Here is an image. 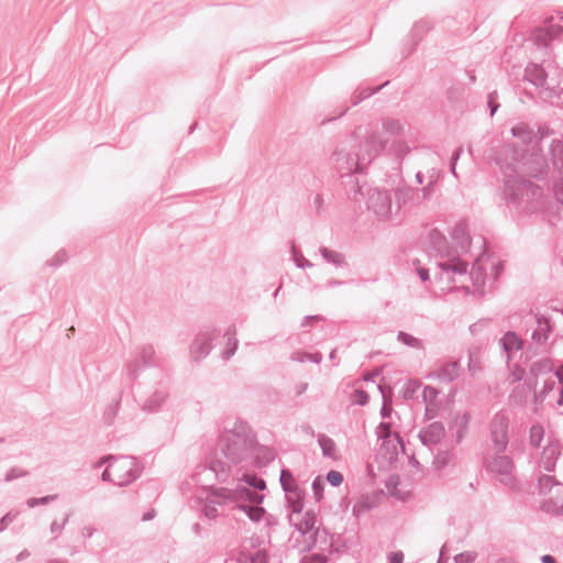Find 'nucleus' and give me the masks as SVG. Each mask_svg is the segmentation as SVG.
Masks as SVG:
<instances>
[{
    "mask_svg": "<svg viewBox=\"0 0 563 563\" xmlns=\"http://www.w3.org/2000/svg\"><path fill=\"white\" fill-rule=\"evenodd\" d=\"M554 486H561V483L552 475H540L538 478L539 494L547 495Z\"/></svg>",
    "mask_w": 563,
    "mask_h": 563,
    "instance_id": "nucleus-36",
    "label": "nucleus"
},
{
    "mask_svg": "<svg viewBox=\"0 0 563 563\" xmlns=\"http://www.w3.org/2000/svg\"><path fill=\"white\" fill-rule=\"evenodd\" d=\"M139 354L144 366H161L153 345L146 344L141 346Z\"/></svg>",
    "mask_w": 563,
    "mask_h": 563,
    "instance_id": "nucleus-30",
    "label": "nucleus"
},
{
    "mask_svg": "<svg viewBox=\"0 0 563 563\" xmlns=\"http://www.w3.org/2000/svg\"><path fill=\"white\" fill-rule=\"evenodd\" d=\"M382 125L383 131L390 135H399L402 133V125L396 119H384Z\"/></svg>",
    "mask_w": 563,
    "mask_h": 563,
    "instance_id": "nucleus-47",
    "label": "nucleus"
},
{
    "mask_svg": "<svg viewBox=\"0 0 563 563\" xmlns=\"http://www.w3.org/2000/svg\"><path fill=\"white\" fill-rule=\"evenodd\" d=\"M484 466L490 473L508 477L511 474L514 463L507 455H496L494 457H485Z\"/></svg>",
    "mask_w": 563,
    "mask_h": 563,
    "instance_id": "nucleus-16",
    "label": "nucleus"
},
{
    "mask_svg": "<svg viewBox=\"0 0 563 563\" xmlns=\"http://www.w3.org/2000/svg\"><path fill=\"white\" fill-rule=\"evenodd\" d=\"M250 563H267L268 555L266 550H258L252 553L249 558Z\"/></svg>",
    "mask_w": 563,
    "mask_h": 563,
    "instance_id": "nucleus-62",
    "label": "nucleus"
},
{
    "mask_svg": "<svg viewBox=\"0 0 563 563\" xmlns=\"http://www.w3.org/2000/svg\"><path fill=\"white\" fill-rule=\"evenodd\" d=\"M397 340L399 342H401L402 344L409 346V347H412V349H417V350H423L424 346H423V342L422 340L407 333V332H404V331H399L398 334H397Z\"/></svg>",
    "mask_w": 563,
    "mask_h": 563,
    "instance_id": "nucleus-41",
    "label": "nucleus"
},
{
    "mask_svg": "<svg viewBox=\"0 0 563 563\" xmlns=\"http://www.w3.org/2000/svg\"><path fill=\"white\" fill-rule=\"evenodd\" d=\"M510 133L526 147H518L514 143H506L504 145L505 154L509 156L512 162L521 163L529 154L528 146L534 143V139L538 136V134H536L534 130L526 122H519L514 125L510 130Z\"/></svg>",
    "mask_w": 563,
    "mask_h": 563,
    "instance_id": "nucleus-6",
    "label": "nucleus"
},
{
    "mask_svg": "<svg viewBox=\"0 0 563 563\" xmlns=\"http://www.w3.org/2000/svg\"><path fill=\"white\" fill-rule=\"evenodd\" d=\"M509 422L510 419L507 412L499 410L494 415L489 423L490 440L497 453L506 451L509 443Z\"/></svg>",
    "mask_w": 563,
    "mask_h": 563,
    "instance_id": "nucleus-10",
    "label": "nucleus"
},
{
    "mask_svg": "<svg viewBox=\"0 0 563 563\" xmlns=\"http://www.w3.org/2000/svg\"><path fill=\"white\" fill-rule=\"evenodd\" d=\"M362 172H352L346 175L340 176L342 178V185L345 189L347 197L354 201H360L364 196L362 191V185L360 184V179L357 174Z\"/></svg>",
    "mask_w": 563,
    "mask_h": 563,
    "instance_id": "nucleus-17",
    "label": "nucleus"
},
{
    "mask_svg": "<svg viewBox=\"0 0 563 563\" xmlns=\"http://www.w3.org/2000/svg\"><path fill=\"white\" fill-rule=\"evenodd\" d=\"M290 360L299 363L312 362L319 364L322 361V354L320 352L309 353L303 351H296L291 353Z\"/></svg>",
    "mask_w": 563,
    "mask_h": 563,
    "instance_id": "nucleus-38",
    "label": "nucleus"
},
{
    "mask_svg": "<svg viewBox=\"0 0 563 563\" xmlns=\"http://www.w3.org/2000/svg\"><path fill=\"white\" fill-rule=\"evenodd\" d=\"M114 476V485L124 487L136 481L143 471L139 461L134 456L114 455V460L109 464Z\"/></svg>",
    "mask_w": 563,
    "mask_h": 563,
    "instance_id": "nucleus-7",
    "label": "nucleus"
},
{
    "mask_svg": "<svg viewBox=\"0 0 563 563\" xmlns=\"http://www.w3.org/2000/svg\"><path fill=\"white\" fill-rule=\"evenodd\" d=\"M528 401V391L525 385H519L512 389L509 395V402L515 406L523 407Z\"/></svg>",
    "mask_w": 563,
    "mask_h": 563,
    "instance_id": "nucleus-34",
    "label": "nucleus"
},
{
    "mask_svg": "<svg viewBox=\"0 0 563 563\" xmlns=\"http://www.w3.org/2000/svg\"><path fill=\"white\" fill-rule=\"evenodd\" d=\"M256 437L250 426L235 420L231 429H225L219 437V445L224 456L233 464L245 461L255 449Z\"/></svg>",
    "mask_w": 563,
    "mask_h": 563,
    "instance_id": "nucleus-1",
    "label": "nucleus"
},
{
    "mask_svg": "<svg viewBox=\"0 0 563 563\" xmlns=\"http://www.w3.org/2000/svg\"><path fill=\"white\" fill-rule=\"evenodd\" d=\"M471 420V415L468 412H464L461 416H456L454 418V424L456 426L455 431V442L459 444L464 439L467 430H468V423Z\"/></svg>",
    "mask_w": 563,
    "mask_h": 563,
    "instance_id": "nucleus-28",
    "label": "nucleus"
},
{
    "mask_svg": "<svg viewBox=\"0 0 563 563\" xmlns=\"http://www.w3.org/2000/svg\"><path fill=\"white\" fill-rule=\"evenodd\" d=\"M367 209L372 211L379 221L399 223L402 219L397 213L393 195L388 190L371 189L367 198Z\"/></svg>",
    "mask_w": 563,
    "mask_h": 563,
    "instance_id": "nucleus-4",
    "label": "nucleus"
},
{
    "mask_svg": "<svg viewBox=\"0 0 563 563\" xmlns=\"http://www.w3.org/2000/svg\"><path fill=\"white\" fill-rule=\"evenodd\" d=\"M242 481L247 485V487H250L251 489L253 488L257 493L266 489V482L254 473L243 474Z\"/></svg>",
    "mask_w": 563,
    "mask_h": 563,
    "instance_id": "nucleus-39",
    "label": "nucleus"
},
{
    "mask_svg": "<svg viewBox=\"0 0 563 563\" xmlns=\"http://www.w3.org/2000/svg\"><path fill=\"white\" fill-rule=\"evenodd\" d=\"M331 165L340 176L352 172H363L366 167L361 164L360 156L353 147H350L349 139L336 147L330 156Z\"/></svg>",
    "mask_w": 563,
    "mask_h": 563,
    "instance_id": "nucleus-8",
    "label": "nucleus"
},
{
    "mask_svg": "<svg viewBox=\"0 0 563 563\" xmlns=\"http://www.w3.org/2000/svg\"><path fill=\"white\" fill-rule=\"evenodd\" d=\"M318 442L321 448L322 454L327 457L334 459L336 450L334 441L331 438L327 437L325 434H320Z\"/></svg>",
    "mask_w": 563,
    "mask_h": 563,
    "instance_id": "nucleus-40",
    "label": "nucleus"
},
{
    "mask_svg": "<svg viewBox=\"0 0 563 563\" xmlns=\"http://www.w3.org/2000/svg\"><path fill=\"white\" fill-rule=\"evenodd\" d=\"M391 151L395 157L401 163L402 159L411 152V148L405 141L399 140L393 142Z\"/></svg>",
    "mask_w": 563,
    "mask_h": 563,
    "instance_id": "nucleus-43",
    "label": "nucleus"
},
{
    "mask_svg": "<svg viewBox=\"0 0 563 563\" xmlns=\"http://www.w3.org/2000/svg\"><path fill=\"white\" fill-rule=\"evenodd\" d=\"M166 399V394L163 391L153 393L143 404L142 409L146 412L157 411Z\"/></svg>",
    "mask_w": 563,
    "mask_h": 563,
    "instance_id": "nucleus-29",
    "label": "nucleus"
},
{
    "mask_svg": "<svg viewBox=\"0 0 563 563\" xmlns=\"http://www.w3.org/2000/svg\"><path fill=\"white\" fill-rule=\"evenodd\" d=\"M550 159L553 168L563 174V141L555 139L550 145Z\"/></svg>",
    "mask_w": 563,
    "mask_h": 563,
    "instance_id": "nucleus-23",
    "label": "nucleus"
},
{
    "mask_svg": "<svg viewBox=\"0 0 563 563\" xmlns=\"http://www.w3.org/2000/svg\"><path fill=\"white\" fill-rule=\"evenodd\" d=\"M460 376V363L459 361L444 362L439 366L438 369L431 372L427 377L431 379H438L442 383H452Z\"/></svg>",
    "mask_w": 563,
    "mask_h": 563,
    "instance_id": "nucleus-15",
    "label": "nucleus"
},
{
    "mask_svg": "<svg viewBox=\"0 0 563 563\" xmlns=\"http://www.w3.org/2000/svg\"><path fill=\"white\" fill-rule=\"evenodd\" d=\"M228 336V347L222 352V358H231L238 350L239 341L235 338V325H230L224 333Z\"/></svg>",
    "mask_w": 563,
    "mask_h": 563,
    "instance_id": "nucleus-32",
    "label": "nucleus"
},
{
    "mask_svg": "<svg viewBox=\"0 0 563 563\" xmlns=\"http://www.w3.org/2000/svg\"><path fill=\"white\" fill-rule=\"evenodd\" d=\"M285 493L288 508L294 514H301L303 509L305 492L298 485H292L291 488L287 487Z\"/></svg>",
    "mask_w": 563,
    "mask_h": 563,
    "instance_id": "nucleus-19",
    "label": "nucleus"
},
{
    "mask_svg": "<svg viewBox=\"0 0 563 563\" xmlns=\"http://www.w3.org/2000/svg\"><path fill=\"white\" fill-rule=\"evenodd\" d=\"M554 387H555L554 380H552V379L545 380L542 390L539 394L534 395V401L542 402L545 399V397L554 389Z\"/></svg>",
    "mask_w": 563,
    "mask_h": 563,
    "instance_id": "nucleus-53",
    "label": "nucleus"
},
{
    "mask_svg": "<svg viewBox=\"0 0 563 563\" xmlns=\"http://www.w3.org/2000/svg\"><path fill=\"white\" fill-rule=\"evenodd\" d=\"M262 504H239L234 505V508L245 512V515L249 517L250 520L254 522H258L262 520L264 515L266 514V510L264 507L261 506Z\"/></svg>",
    "mask_w": 563,
    "mask_h": 563,
    "instance_id": "nucleus-24",
    "label": "nucleus"
},
{
    "mask_svg": "<svg viewBox=\"0 0 563 563\" xmlns=\"http://www.w3.org/2000/svg\"><path fill=\"white\" fill-rule=\"evenodd\" d=\"M219 501H222V498H217L216 500H208V503H206L202 506V515L208 519H216L219 515L216 505H220Z\"/></svg>",
    "mask_w": 563,
    "mask_h": 563,
    "instance_id": "nucleus-48",
    "label": "nucleus"
},
{
    "mask_svg": "<svg viewBox=\"0 0 563 563\" xmlns=\"http://www.w3.org/2000/svg\"><path fill=\"white\" fill-rule=\"evenodd\" d=\"M544 207L545 196L542 187H540V194L534 197L523 196L521 200L512 198V206L509 207V210L520 217H529L541 212Z\"/></svg>",
    "mask_w": 563,
    "mask_h": 563,
    "instance_id": "nucleus-11",
    "label": "nucleus"
},
{
    "mask_svg": "<svg viewBox=\"0 0 563 563\" xmlns=\"http://www.w3.org/2000/svg\"><path fill=\"white\" fill-rule=\"evenodd\" d=\"M560 455V443L558 441H550L548 445L543 449L540 459L543 468L548 472H553L555 467V462Z\"/></svg>",
    "mask_w": 563,
    "mask_h": 563,
    "instance_id": "nucleus-18",
    "label": "nucleus"
},
{
    "mask_svg": "<svg viewBox=\"0 0 563 563\" xmlns=\"http://www.w3.org/2000/svg\"><path fill=\"white\" fill-rule=\"evenodd\" d=\"M29 474L27 471L25 470H22L20 467H11L7 474H5V477H4V481L5 482H11L13 479H16V478H20V477H24Z\"/></svg>",
    "mask_w": 563,
    "mask_h": 563,
    "instance_id": "nucleus-60",
    "label": "nucleus"
},
{
    "mask_svg": "<svg viewBox=\"0 0 563 563\" xmlns=\"http://www.w3.org/2000/svg\"><path fill=\"white\" fill-rule=\"evenodd\" d=\"M319 252L322 256V258L330 263V264H333L334 266L336 267H342V266H346V262H345V257L342 253L340 252H336V251H333V250H330L325 246H321L319 249Z\"/></svg>",
    "mask_w": 563,
    "mask_h": 563,
    "instance_id": "nucleus-27",
    "label": "nucleus"
},
{
    "mask_svg": "<svg viewBox=\"0 0 563 563\" xmlns=\"http://www.w3.org/2000/svg\"><path fill=\"white\" fill-rule=\"evenodd\" d=\"M438 266L442 272H451L459 275H465L467 273V263L460 258L452 262H440Z\"/></svg>",
    "mask_w": 563,
    "mask_h": 563,
    "instance_id": "nucleus-31",
    "label": "nucleus"
},
{
    "mask_svg": "<svg viewBox=\"0 0 563 563\" xmlns=\"http://www.w3.org/2000/svg\"><path fill=\"white\" fill-rule=\"evenodd\" d=\"M440 391L437 388L432 386H424L422 391V398L426 402H432L438 397Z\"/></svg>",
    "mask_w": 563,
    "mask_h": 563,
    "instance_id": "nucleus-63",
    "label": "nucleus"
},
{
    "mask_svg": "<svg viewBox=\"0 0 563 563\" xmlns=\"http://www.w3.org/2000/svg\"><path fill=\"white\" fill-rule=\"evenodd\" d=\"M393 434L391 432V424L389 422H380L377 427V437L378 439L386 440L390 438Z\"/></svg>",
    "mask_w": 563,
    "mask_h": 563,
    "instance_id": "nucleus-61",
    "label": "nucleus"
},
{
    "mask_svg": "<svg viewBox=\"0 0 563 563\" xmlns=\"http://www.w3.org/2000/svg\"><path fill=\"white\" fill-rule=\"evenodd\" d=\"M437 180L430 179L427 186L418 189L420 191V201L429 200L434 195Z\"/></svg>",
    "mask_w": 563,
    "mask_h": 563,
    "instance_id": "nucleus-55",
    "label": "nucleus"
},
{
    "mask_svg": "<svg viewBox=\"0 0 563 563\" xmlns=\"http://www.w3.org/2000/svg\"><path fill=\"white\" fill-rule=\"evenodd\" d=\"M327 481L331 486L338 487L343 483L344 477L341 472L331 470L327 474Z\"/></svg>",
    "mask_w": 563,
    "mask_h": 563,
    "instance_id": "nucleus-58",
    "label": "nucleus"
},
{
    "mask_svg": "<svg viewBox=\"0 0 563 563\" xmlns=\"http://www.w3.org/2000/svg\"><path fill=\"white\" fill-rule=\"evenodd\" d=\"M207 490L211 496L222 498V501H219L220 505L229 503H233L234 505L247 503L262 504L265 498L264 494L257 493L241 484H239L234 489L209 486L207 487Z\"/></svg>",
    "mask_w": 563,
    "mask_h": 563,
    "instance_id": "nucleus-5",
    "label": "nucleus"
},
{
    "mask_svg": "<svg viewBox=\"0 0 563 563\" xmlns=\"http://www.w3.org/2000/svg\"><path fill=\"white\" fill-rule=\"evenodd\" d=\"M254 465L258 468L267 466L276 457V451L273 448L255 444Z\"/></svg>",
    "mask_w": 563,
    "mask_h": 563,
    "instance_id": "nucleus-22",
    "label": "nucleus"
},
{
    "mask_svg": "<svg viewBox=\"0 0 563 563\" xmlns=\"http://www.w3.org/2000/svg\"><path fill=\"white\" fill-rule=\"evenodd\" d=\"M324 482L320 476H317L312 482V492L314 499L320 501L323 498Z\"/></svg>",
    "mask_w": 563,
    "mask_h": 563,
    "instance_id": "nucleus-54",
    "label": "nucleus"
},
{
    "mask_svg": "<svg viewBox=\"0 0 563 563\" xmlns=\"http://www.w3.org/2000/svg\"><path fill=\"white\" fill-rule=\"evenodd\" d=\"M553 362L549 357H544L537 362H533L530 366V373L533 376H539L552 372Z\"/></svg>",
    "mask_w": 563,
    "mask_h": 563,
    "instance_id": "nucleus-35",
    "label": "nucleus"
},
{
    "mask_svg": "<svg viewBox=\"0 0 563 563\" xmlns=\"http://www.w3.org/2000/svg\"><path fill=\"white\" fill-rule=\"evenodd\" d=\"M503 173L501 199L509 208L512 206V198L521 200L523 196L534 197L540 194V186L523 178L514 165L500 166Z\"/></svg>",
    "mask_w": 563,
    "mask_h": 563,
    "instance_id": "nucleus-3",
    "label": "nucleus"
},
{
    "mask_svg": "<svg viewBox=\"0 0 563 563\" xmlns=\"http://www.w3.org/2000/svg\"><path fill=\"white\" fill-rule=\"evenodd\" d=\"M349 143L360 156L361 164L367 167L386 148L388 139L376 126L366 129L364 133L358 128L350 135Z\"/></svg>",
    "mask_w": 563,
    "mask_h": 563,
    "instance_id": "nucleus-2",
    "label": "nucleus"
},
{
    "mask_svg": "<svg viewBox=\"0 0 563 563\" xmlns=\"http://www.w3.org/2000/svg\"><path fill=\"white\" fill-rule=\"evenodd\" d=\"M453 457V454L451 451L449 450H445V451H440L435 456H434V461H433V464L435 465L437 468L441 470V468H444L449 463L450 461L452 460Z\"/></svg>",
    "mask_w": 563,
    "mask_h": 563,
    "instance_id": "nucleus-51",
    "label": "nucleus"
},
{
    "mask_svg": "<svg viewBox=\"0 0 563 563\" xmlns=\"http://www.w3.org/2000/svg\"><path fill=\"white\" fill-rule=\"evenodd\" d=\"M279 482L284 492H286L287 487L291 488L292 485H298L291 471L288 468H282Z\"/></svg>",
    "mask_w": 563,
    "mask_h": 563,
    "instance_id": "nucleus-50",
    "label": "nucleus"
},
{
    "mask_svg": "<svg viewBox=\"0 0 563 563\" xmlns=\"http://www.w3.org/2000/svg\"><path fill=\"white\" fill-rule=\"evenodd\" d=\"M58 498V495L57 494H54V495H47V496H44V497H40V498H36V497H31L26 500V505L30 507V508H34L36 506H40V505H47L52 501H55L56 499Z\"/></svg>",
    "mask_w": 563,
    "mask_h": 563,
    "instance_id": "nucleus-52",
    "label": "nucleus"
},
{
    "mask_svg": "<svg viewBox=\"0 0 563 563\" xmlns=\"http://www.w3.org/2000/svg\"><path fill=\"white\" fill-rule=\"evenodd\" d=\"M432 29V24L428 20H420L416 22L411 29V38L417 45L422 41L423 36Z\"/></svg>",
    "mask_w": 563,
    "mask_h": 563,
    "instance_id": "nucleus-33",
    "label": "nucleus"
},
{
    "mask_svg": "<svg viewBox=\"0 0 563 563\" xmlns=\"http://www.w3.org/2000/svg\"><path fill=\"white\" fill-rule=\"evenodd\" d=\"M206 472H211L214 474V478L220 482L224 483L229 479L231 474V467L219 459H210L208 462L201 463L197 466V471L194 475L197 483L202 482V475Z\"/></svg>",
    "mask_w": 563,
    "mask_h": 563,
    "instance_id": "nucleus-12",
    "label": "nucleus"
},
{
    "mask_svg": "<svg viewBox=\"0 0 563 563\" xmlns=\"http://www.w3.org/2000/svg\"><path fill=\"white\" fill-rule=\"evenodd\" d=\"M451 236L462 250H466L471 246V236L467 233L465 223H456L452 230Z\"/></svg>",
    "mask_w": 563,
    "mask_h": 563,
    "instance_id": "nucleus-25",
    "label": "nucleus"
},
{
    "mask_svg": "<svg viewBox=\"0 0 563 563\" xmlns=\"http://www.w3.org/2000/svg\"><path fill=\"white\" fill-rule=\"evenodd\" d=\"M316 522V512L313 510H307L300 521L295 523V528L298 532L305 536L314 529Z\"/></svg>",
    "mask_w": 563,
    "mask_h": 563,
    "instance_id": "nucleus-26",
    "label": "nucleus"
},
{
    "mask_svg": "<svg viewBox=\"0 0 563 563\" xmlns=\"http://www.w3.org/2000/svg\"><path fill=\"white\" fill-rule=\"evenodd\" d=\"M119 408H120V399H115L111 404L108 405V407L103 413V422L107 426L113 424L114 419L118 415Z\"/></svg>",
    "mask_w": 563,
    "mask_h": 563,
    "instance_id": "nucleus-45",
    "label": "nucleus"
},
{
    "mask_svg": "<svg viewBox=\"0 0 563 563\" xmlns=\"http://www.w3.org/2000/svg\"><path fill=\"white\" fill-rule=\"evenodd\" d=\"M544 438V428L540 423L532 424L529 432V443L533 448H539Z\"/></svg>",
    "mask_w": 563,
    "mask_h": 563,
    "instance_id": "nucleus-42",
    "label": "nucleus"
},
{
    "mask_svg": "<svg viewBox=\"0 0 563 563\" xmlns=\"http://www.w3.org/2000/svg\"><path fill=\"white\" fill-rule=\"evenodd\" d=\"M219 335L220 332L216 328H201L189 346V356L192 362L198 363L207 357L213 349V341L217 340Z\"/></svg>",
    "mask_w": 563,
    "mask_h": 563,
    "instance_id": "nucleus-9",
    "label": "nucleus"
},
{
    "mask_svg": "<svg viewBox=\"0 0 563 563\" xmlns=\"http://www.w3.org/2000/svg\"><path fill=\"white\" fill-rule=\"evenodd\" d=\"M395 207L397 213L402 217L401 209L411 208L413 205L420 202V191L418 188L404 187L398 188L394 192Z\"/></svg>",
    "mask_w": 563,
    "mask_h": 563,
    "instance_id": "nucleus-13",
    "label": "nucleus"
},
{
    "mask_svg": "<svg viewBox=\"0 0 563 563\" xmlns=\"http://www.w3.org/2000/svg\"><path fill=\"white\" fill-rule=\"evenodd\" d=\"M500 347L507 354V360L511 358L514 351H519L523 346L522 340L514 331L506 332L499 340Z\"/></svg>",
    "mask_w": 563,
    "mask_h": 563,
    "instance_id": "nucleus-21",
    "label": "nucleus"
},
{
    "mask_svg": "<svg viewBox=\"0 0 563 563\" xmlns=\"http://www.w3.org/2000/svg\"><path fill=\"white\" fill-rule=\"evenodd\" d=\"M445 435V429L442 422L435 421L422 428L418 434L421 443L431 448L441 442Z\"/></svg>",
    "mask_w": 563,
    "mask_h": 563,
    "instance_id": "nucleus-14",
    "label": "nucleus"
},
{
    "mask_svg": "<svg viewBox=\"0 0 563 563\" xmlns=\"http://www.w3.org/2000/svg\"><path fill=\"white\" fill-rule=\"evenodd\" d=\"M477 558L476 552L465 551L454 556L455 563H473Z\"/></svg>",
    "mask_w": 563,
    "mask_h": 563,
    "instance_id": "nucleus-59",
    "label": "nucleus"
},
{
    "mask_svg": "<svg viewBox=\"0 0 563 563\" xmlns=\"http://www.w3.org/2000/svg\"><path fill=\"white\" fill-rule=\"evenodd\" d=\"M352 400L356 405L365 406L368 404L369 396L364 389H355L353 391Z\"/></svg>",
    "mask_w": 563,
    "mask_h": 563,
    "instance_id": "nucleus-57",
    "label": "nucleus"
},
{
    "mask_svg": "<svg viewBox=\"0 0 563 563\" xmlns=\"http://www.w3.org/2000/svg\"><path fill=\"white\" fill-rule=\"evenodd\" d=\"M387 84H388V81H386L385 84H383L376 88H362V89L355 91L353 93V96L351 97L352 106H357L363 100H365V99L369 98L371 96H373L374 93L378 92Z\"/></svg>",
    "mask_w": 563,
    "mask_h": 563,
    "instance_id": "nucleus-37",
    "label": "nucleus"
},
{
    "mask_svg": "<svg viewBox=\"0 0 563 563\" xmlns=\"http://www.w3.org/2000/svg\"><path fill=\"white\" fill-rule=\"evenodd\" d=\"M67 261V253L65 250H59L53 258L46 262V264L51 267H58L66 263Z\"/></svg>",
    "mask_w": 563,
    "mask_h": 563,
    "instance_id": "nucleus-56",
    "label": "nucleus"
},
{
    "mask_svg": "<svg viewBox=\"0 0 563 563\" xmlns=\"http://www.w3.org/2000/svg\"><path fill=\"white\" fill-rule=\"evenodd\" d=\"M547 77L545 69L539 64L530 63L525 69V79L536 87H545Z\"/></svg>",
    "mask_w": 563,
    "mask_h": 563,
    "instance_id": "nucleus-20",
    "label": "nucleus"
},
{
    "mask_svg": "<svg viewBox=\"0 0 563 563\" xmlns=\"http://www.w3.org/2000/svg\"><path fill=\"white\" fill-rule=\"evenodd\" d=\"M420 387V382L416 379H409L401 388L402 398L406 400L412 399Z\"/></svg>",
    "mask_w": 563,
    "mask_h": 563,
    "instance_id": "nucleus-46",
    "label": "nucleus"
},
{
    "mask_svg": "<svg viewBox=\"0 0 563 563\" xmlns=\"http://www.w3.org/2000/svg\"><path fill=\"white\" fill-rule=\"evenodd\" d=\"M291 254L298 268H310L313 266V264L305 258L301 252L297 250L295 242H291Z\"/></svg>",
    "mask_w": 563,
    "mask_h": 563,
    "instance_id": "nucleus-49",
    "label": "nucleus"
},
{
    "mask_svg": "<svg viewBox=\"0 0 563 563\" xmlns=\"http://www.w3.org/2000/svg\"><path fill=\"white\" fill-rule=\"evenodd\" d=\"M541 509L547 512L554 516H562L563 515V500L561 503H558L553 499H547L541 504Z\"/></svg>",
    "mask_w": 563,
    "mask_h": 563,
    "instance_id": "nucleus-44",
    "label": "nucleus"
},
{
    "mask_svg": "<svg viewBox=\"0 0 563 563\" xmlns=\"http://www.w3.org/2000/svg\"><path fill=\"white\" fill-rule=\"evenodd\" d=\"M553 190L556 200L563 206V177L554 184Z\"/></svg>",
    "mask_w": 563,
    "mask_h": 563,
    "instance_id": "nucleus-64",
    "label": "nucleus"
}]
</instances>
